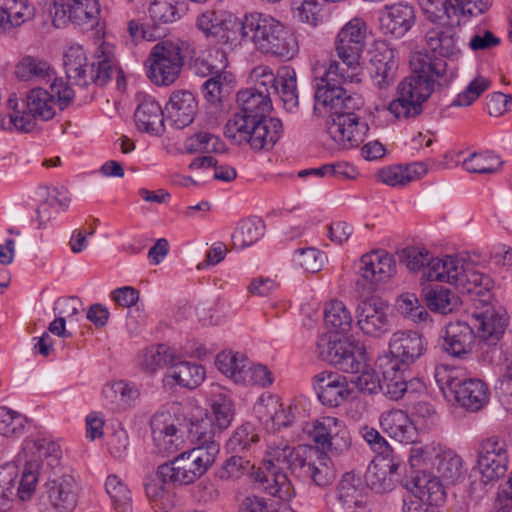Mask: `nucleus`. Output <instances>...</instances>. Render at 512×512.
Returning <instances> with one entry per match:
<instances>
[{"label": "nucleus", "instance_id": "1", "mask_svg": "<svg viewBox=\"0 0 512 512\" xmlns=\"http://www.w3.org/2000/svg\"><path fill=\"white\" fill-rule=\"evenodd\" d=\"M430 23L424 39L433 56L422 52L411 55V75L399 83L397 98L389 104V111L398 119L414 118L422 113V105L433 93L436 79L446 72L444 59L454 61L461 55L459 21Z\"/></svg>", "mask_w": 512, "mask_h": 512}, {"label": "nucleus", "instance_id": "2", "mask_svg": "<svg viewBox=\"0 0 512 512\" xmlns=\"http://www.w3.org/2000/svg\"><path fill=\"white\" fill-rule=\"evenodd\" d=\"M240 112L225 125V136L241 145L249 144L256 152L269 151L279 140L283 125L278 118L269 117L272 102L269 93L249 88L237 94Z\"/></svg>", "mask_w": 512, "mask_h": 512}, {"label": "nucleus", "instance_id": "3", "mask_svg": "<svg viewBox=\"0 0 512 512\" xmlns=\"http://www.w3.org/2000/svg\"><path fill=\"white\" fill-rule=\"evenodd\" d=\"M189 434L195 447L180 453L157 468V478L172 487L189 485L202 477L214 464L220 451L215 428L207 418L191 422Z\"/></svg>", "mask_w": 512, "mask_h": 512}, {"label": "nucleus", "instance_id": "4", "mask_svg": "<svg viewBox=\"0 0 512 512\" xmlns=\"http://www.w3.org/2000/svg\"><path fill=\"white\" fill-rule=\"evenodd\" d=\"M244 41L252 42L258 50L284 60L292 59L298 52L294 35L283 24L268 14L250 13L234 23Z\"/></svg>", "mask_w": 512, "mask_h": 512}, {"label": "nucleus", "instance_id": "5", "mask_svg": "<svg viewBox=\"0 0 512 512\" xmlns=\"http://www.w3.org/2000/svg\"><path fill=\"white\" fill-rule=\"evenodd\" d=\"M319 356L337 367L339 370L352 374L350 381L360 392L368 395L384 390L383 381L372 370H366L365 353L349 341L322 338L317 343Z\"/></svg>", "mask_w": 512, "mask_h": 512}, {"label": "nucleus", "instance_id": "6", "mask_svg": "<svg viewBox=\"0 0 512 512\" xmlns=\"http://www.w3.org/2000/svg\"><path fill=\"white\" fill-rule=\"evenodd\" d=\"M73 98V89L62 79H54L48 88L34 87L27 94L26 100H22V107L26 108V111H23L22 115H12L11 123L18 131L31 132L35 128V119H52L55 115L56 102L60 109H64Z\"/></svg>", "mask_w": 512, "mask_h": 512}, {"label": "nucleus", "instance_id": "7", "mask_svg": "<svg viewBox=\"0 0 512 512\" xmlns=\"http://www.w3.org/2000/svg\"><path fill=\"white\" fill-rule=\"evenodd\" d=\"M351 71L342 67L339 62L333 61L325 70L319 83L316 85L314 111L321 114L329 112L333 116L343 110H358L363 105V100L358 95L347 94L342 84L359 83L361 81L351 80Z\"/></svg>", "mask_w": 512, "mask_h": 512}, {"label": "nucleus", "instance_id": "8", "mask_svg": "<svg viewBox=\"0 0 512 512\" xmlns=\"http://www.w3.org/2000/svg\"><path fill=\"white\" fill-rule=\"evenodd\" d=\"M435 378L446 397L468 411L476 412L487 402V386L479 379L466 378L459 370L443 366L436 368Z\"/></svg>", "mask_w": 512, "mask_h": 512}, {"label": "nucleus", "instance_id": "9", "mask_svg": "<svg viewBox=\"0 0 512 512\" xmlns=\"http://www.w3.org/2000/svg\"><path fill=\"white\" fill-rule=\"evenodd\" d=\"M87 67L88 61L82 47H70L64 53V68L67 79L80 88H85L91 83L104 86L114 75H116L118 81L122 77L119 67L107 57L93 63L89 73Z\"/></svg>", "mask_w": 512, "mask_h": 512}, {"label": "nucleus", "instance_id": "10", "mask_svg": "<svg viewBox=\"0 0 512 512\" xmlns=\"http://www.w3.org/2000/svg\"><path fill=\"white\" fill-rule=\"evenodd\" d=\"M41 465L38 461L26 463L20 480L14 464L0 467V512H6L17 498L22 502L33 496L39 480Z\"/></svg>", "mask_w": 512, "mask_h": 512}, {"label": "nucleus", "instance_id": "11", "mask_svg": "<svg viewBox=\"0 0 512 512\" xmlns=\"http://www.w3.org/2000/svg\"><path fill=\"white\" fill-rule=\"evenodd\" d=\"M304 432L315 444L314 453L341 456L352 445V438L347 427L335 417H321L304 427Z\"/></svg>", "mask_w": 512, "mask_h": 512}, {"label": "nucleus", "instance_id": "12", "mask_svg": "<svg viewBox=\"0 0 512 512\" xmlns=\"http://www.w3.org/2000/svg\"><path fill=\"white\" fill-rule=\"evenodd\" d=\"M367 25L361 18L347 22L337 34L335 50L342 67L351 71V80H358L361 72L360 58L366 45Z\"/></svg>", "mask_w": 512, "mask_h": 512}, {"label": "nucleus", "instance_id": "13", "mask_svg": "<svg viewBox=\"0 0 512 512\" xmlns=\"http://www.w3.org/2000/svg\"><path fill=\"white\" fill-rule=\"evenodd\" d=\"M430 277L439 282H447L462 288L468 293H481L482 289L489 291L492 287L490 277L465 268V260L458 256L446 255L445 261H435Z\"/></svg>", "mask_w": 512, "mask_h": 512}, {"label": "nucleus", "instance_id": "14", "mask_svg": "<svg viewBox=\"0 0 512 512\" xmlns=\"http://www.w3.org/2000/svg\"><path fill=\"white\" fill-rule=\"evenodd\" d=\"M148 62L147 75L158 86L172 84L183 66L180 48L171 42L157 44L152 49Z\"/></svg>", "mask_w": 512, "mask_h": 512}, {"label": "nucleus", "instance_id": "15", "mask_svg": "<svg viewBox=\"0 0 512 512\" xmlns=\"http://www.w3.org/2000/svg\"><path fill=\"white\" fill-rule=\"evenodd\" d=\"M507 465L508 453L504 441L492 436L481 442L477 452V467L485 484L496 482L503 477Z\"/></svg>", "mask_w": 512, "mask_h": 512}, {"label": "nucleus", "instance_id": "16", "mask_svg": "<svg viewBox=\"0 0 512 512\" xmlns=\"http://www.w3.org/2000/svg\"><path fill=\"white\" fill-rule=\"evenodd\" d=\"M327 130L331 138L342 148L350 149L363 142L369 127L355 110H343L329 116Z\"/></svg>", "mask_w": 512, "mask_h": 512}, {"label": "nucleus", "instance_id": "17", "mask_svg": "<svg viewBox=\"0 0 512 512\" xmlns=\"http://www.w3.org/2000/svg\"><path fill=\"white\" fill-rule=\"evenodd\" d=\"M388 305L379 297H365L356 308L357 326L368 336L380 338L390 331Z\"/></svg>", "mask_w": 512, "mask_h": 512}, {"label": "nucleus", "instance_id": "18", "mask_svg": "<svg viewBox=\"0 0 512 512\" xmlns=\"http://www.w3.org/2000/svg\"><path fill=\"white\" fill-rule=\"evenodd\" d=\"M169 412H158L150 421L151 434L157 452L163 456L176 453L184 447V435Z\"/></svg>", "mask_w": 512, "mask_h": 512}, {"label": "nucleus", "instance_id": "19", "mask_svg": "<svg viewBox=\"0 0 512 512\" xmlns=\"http://www.w3.org/2000/svg\"><path fill=\"white\" fill-rule=\"evenodd\" d=\"M79 491L76 479L70 474H64L47 481L41 497L47 498L55 512H73Z\"/></svg>", "mask_w": 512, "mask_h": 512}, {"label": "nucleus", "instance_id": "20", "mask_svg": "<svg viewBox=\"0 0 512 512\" xmlns=\"http://www.w3.org/2000/svg\"><path fill=\"white\" fill-rule=\"evenodd\" d=\"M426 350L422 337L412 331H399L392 335L389 342V351L392 356L391 370H401V366L408 367L420 358Z\"/></svg>", "mask_w": 512, "mask_h": 512}, {"label": "nucleus", "instance_id": "21", "mask_svg": "<svg viewBox=\"0 0 512 512\" xmlns=\"http://www.w3.org/2000/svg\"><path fill=\"white\" fill-rule=\"evenodd\" d=\"M506 313L497 311L492 306L476 310L471 314V325L476 337L487 345H496L508 325Z\"/></svg>", "mask_w": 512, "mask_h": 512}, {"label": "nucleus", "instance_id": "22", "mask_svg": "<svg viewBox=\"0 0 512 512\" xmlns=\"http://www.w3.org/2000/svg\"><path fill=\"white\" fill-rule=\"evenodd\" d=\"M251 479L258 488L280 500H289L294 495V489L283 467H274L273 464H262L251 472Z\"/></svg>", "mask_w": 512, "mask_h": 512}, {"label": "nucleus", "instance_id": "23", "mask_svg": "<svg viewBox=\"0 0 512 512\" xmlns=\"http://www.w3.org/2000/svg\"><path fill=\"white\" fill-rule=\"evenodd\" d=\"M358 273L369 284V289H374L377 284L386 282L395 275L396 263L392 256L372 251L361 257Z\"/></svg>", "mask_w": 512, "mask_h": 512}, {"label": "nucleus", "instance_id": "24", "mask_svg": "<svg viewBox=\"0 0 512 512\" xmlns=\"http://www.w3.org/2000/svg\"><path fill=\"white\" fill-rule=\"evenodd\" d=\"M476 338L470 323L450 322L445 327L442 349L452 357L464 358L472 352Z\"/></svg>", "mask_w": 512, "mask_h": 512}, {"label": "nucleus", "instance_id": "25", "mask_svg": "<svg viewBox=\"0 0 512 512\" xmlns=\"http://www.w3.org/2000/svg\"><path fill=\"white\" fill-rule=\"evenodd\" d=\"M370 62L375 85L383 89L394 83L399 66L397 51L394 48L381 44L374 51Z\"/></svg>", "mask_w": 512, "mask_h": 512}, {"label": "nucleus", "instance_id": "26", "mask_svg": "<svg viewBox=\"0 0 512 512\" xmlns=\"http://www.w3.org/2000/svg\"><path fill=\"white\" fill-rule=\"evenodd\" d=\"M406 487L415 498L426 501L428 504L439 505L445 499L444 484L438 476L432 475L425 469L412 471Z\"/></svg>", "mask_w": 512, "mask_h": 512}, {"label": "nucleus", "instance_id": "27", "mask_svg": "<svg viewBox=\"0 0 512 512\" xmlns=\"http://www.w3.org/2000/svg\"><path fill=\"white\" fill-rule=\"evenodd\" d=\"M197 112V101L190 91L173 92L165 106L166 121L177 129L190 125Z\"/></svg>", "mask_w": 512, "mask_h": 512}, {"label": "nucleus", "instance_id": "28", "mask_svg": "<svg viewBox=\"0 0 512 512\" xmlns=\"http://www.w3.org/2000/svg\"><path fill=\"white\" fill-rule=\"evenodd\" d=\"M317 458L307 460L302 458L298 462V472L296 476L303 480H311L319 487H326L333 483L336 478V469L331 460L333 456L324 453H315Z\"/></svg>", "mask_w": 512, "mask_h": 512}, {"label": "nucleus", "instance_id": "29", "mask_svg": "<svg viewBox=\"0 0 512 512\" xmlns=\"http://www.w3.org/2000/svg\"><path fill=\"white\" fill-rule=\"evenodd\" d=\"M400 464L395 456L389 459H374L365 475L366 483L376 493L392 491L398 479L395 478Z\"/></svg>", "mask_w": 512, "mask_h": 512}, {"label": "nucleus", "instance_id": "30", "mask_svg": "<svg viewBox=\"0 0 512 512\" xmlns=\"http://www.w3.org/2000/svg\"><path fill=\"white\" fill-rule=\"evenodd\" d=\"M386 10L387 12L382 18L384 33L395 38H402L415 23L414 7L408 3L400 2L387 6Z\"/></svg>", "mask_w": 512, "mask_h": 512}, {"label": "nucleus", "instance_id": "31", "mask_svg": "<svg viewBox=\"0 0 512 512\" xmlns=\"http://www.w3.org/2000/svg\"><path fill=\"white\" fill-rule=\"evenodd\" d=\"M379 423L384 432L401 443H413L416 437V427L409 415L400 409L383 412Z\"/></svg>", "mask_w": 512, "mask_h": 512}, {"label": "nucleus", "instance_id": "32", "mask_svg": "<svg viewBox=\"0 0 512 512\" xmlns=\"http://www.w3.org/2000/svg\"><path fill=\"white\" fill-rule=\"evenodd\" d=\"M315 380L318 398L326 406L337 407L350 396L345 381L337 374L320 373L315 376Z\"/></svg>", "mask_w": 512, "mask_h": 512}, {"label": "nucleus", "instance_id": "33", "mask_svg": "<svg viewBox=\"0 0 512 512\" xmlns=\"http://www.w3.org/2000/svg\"><path fill=\"white\" fill-rule=\"evenodd\" d=\"M165 110L152 97H146L135 111V122L140 131L161 135L164 132Z\"/></svg>", "mask_w": 512, "mask_h": 512}, {"label": "nucleus", "instance_id": "34", "mask_svg": "<svg viewBox=\"0 0 512 512\" xmlns=\"http://www.w3.org/2000/svg\"><path fill=\"white\" fill-rule=\"evenodd\" d=\"M35 15L28 0H0V29L9 31L19 27Z\"/></svg>", "mask_w": 512, "mask_h": 512}, {"label": "nucleus", "instance_id": "35", "mask_svg": "<svg viewBox=\"0 0 512 512\" xmlns=\"http://www.w3.org/2000/svg\"><path fill=\"white\" fill-rule=\"evenodd\" d=\"M324 321L330 332L328 335L322 336L319 341L322 338L347 341L346 339H341L339 334H346L350 331L353 319L343 302L339 300L331 301L325 308Z\"/></svg>", "mask_w": 512, "mask_h": 512}, {"label": "nucleus", "instance_id": "36", "mask_svg": "<svg viewBox=\"0 0 512 512\" xmlns=\"http://www.w3.org/2000/svg\"><path fill=\"white\" fill-rule=\"evenodd\" d=\"M399 262L404 264L410 271L423 269V277L428 281H437L430 277L432 265L435 261H445L443 258H433L429 251L422 246H408L397 251Z\"/></svg>", "mask_w": 512, "mask_h": 512}, {"label": "nucleus", "instance_id": "37", "mask_svg": "<svg viewBox=\"0 0 512 512\" xmlns=\"http://www.w3.org/2000/svg\"><path fill=\"white\" fill-rule=\"evenodd\" d=\"M256 411L260 418H268L277 429L289 427L295 419L292 407L283 408L279 399L273 395L261 396Z\"/></svg>", "mask_w": 512, "mask_h": 512}, {"label": "nucleus", "instance_id": "38", "mask_svg": "<svg viewBox=\"0 0 512 512\" xmlns=\"http://www.w3.org/2000/svg\"><path fill=\"white\" fill-rule=\"evenodd\" d=\"M205 378V369L195 363L180 361L179 358L168 368L165 381L170 384L172 379L176 384L193 389L199 386Z\"/></svg>", "mask_w": 512, "mask_h": 512}, {"label": "nucleus", "instance_id": "39", "mask_svg": "<svg viewBox=\"0 0 512 512\" xmlns=\"http://www.w3.org/2000/svg\"><path fill=\"white\" fill-rule=\"evenodd\" d=\"M16 76L22 81L40 82L48 85L57 79L50 65L33 57H25L16 66Z\"/></svg>", "mask_w": 512, "mask_h": 512}, {"label": "nucleus", "instance_id": "40", "mask_svg": "<svg viewBox=\"0 0 512 512\" xmlns=\"http://www.w3.org/2000/svg\"><path fill=\"white\" fill-rule=\"evenodd\" d=\"M211 412L214 421L209 417L212 425L215 428V439L219 442L218 438L222 431L226 430L232 423L235 417V407L232 399L223 393L214 394L211 399Z\"/></svg>", "mask_w": 512, "mask_h": 512}, {"label": "nucleus", "instance_id": "41", "mask_svg": "<svg viewBox=\"0 0 512 512\" xmlns=\"http://www.w3.org/2000/svg\"><path fill=\"white\" fill-rule=\"evenodd\" d=\"M277 86L278 90L273 94L280 96L286 111L293 112L299 104L295 70L289 66L280 67Z\"/></svg>", "mask_w": 512, "mask_h": 512}, {"label": "nucleus", "instance_id": "42", "mask_svg": "<svg viewBox=\"0 0 512 512\" xmlns=\"http://www.w3.org/2000/svg\"><path fill=\"white\" fill-rule=\"evenodd\" d=\"M259 442V434L253 424L247 422L237 427L226 442L229 452L247 455L254 451Z\"/></svg>", "mask_w": 512, "mask_h": 512}, {"label": "nucleus", "instance_id": "43", "mask_svg": "<svg viewBox=\"0 0 512 512\" xmlns=\"http://www.w3.org/2000/svg\"><path fill=\"white\" fill-rule=\"evenodd\" d=\"M302 458L299 450L288 444L280 443L279 445L269 447L262 464H273L274 467H283V471L289 469L292 474L296 475L298 472V465L296 464L301 462Z\"/></svg>", "mask_w": 512, "mask_h": 512}, {"label": "nucleus", "instance_id": "44", "mask_svg": "<svg viewBox=\"0 0 512 512\" xmlns=\"http://www.w3.org/2000/svg\"><path fill=\"white\" fill-rule=\"evenodd\" d=\"M437 476L447 484L455 483L462 475V460L452 451H442L435 454Z\"/></svg>", "mask_w": 512, "mask_h": 512}, {"label": "nucleus", "instance_id": "45", "mask_svg": "<svg viewBox=\"0 0 512 512\" xmlns=\"http://www.w3.org/2000/svg\"><path fill=\"white\" fill-rule=\"evenodd\" d=\"M228 65L226 53L221 49L209 52L206 57H198L194 60V73L201 77H213L227 72Z\"/></svg>", "mask_w": 512, "mask_h": 512}, {"label": "nucleus", "instance_id": "46", "mask_svg": "<svg viewBox=\"0 0 512 512\" xmlns=\"http://www.w3.org/2000/svg\"><path fill=\"white\" fill-rule=\"evenodd\" d=\"M178 359L175 351L166 345L153 346L143 354L141 366L147 372L153 373L158 368L170 367Z\"/></svg>", "mask_w": 512, "mask_h": 512}, {"label": "nucleus", "instance_id": "47", "mask_svg": "<svg viewBox=\"0 0 512 512\" xmlns=\"http://www.w3.org/2000/svg\"><path fill=\"white\" fill-rule=\"evenodd\" d=\"M263 224L257 218H247L239 222L232 235L235 247L244 249L253 245L263 235Z\"/></svg>", "mask_w": 512, "mask_h": 512}, {"label": "nucleus", "instance_id": "48", "mask_svg": "<svg viewBox=\"0 0 512 512\" xmlns=\"http://www.w3.org/2000/svg\"><path fill=\"white\" fill-rule=\"evenodd\" d=\"M425 302L431 311L448 314L458 306L459 298L449 289L436 287L425 292Z\"/></svg>", "mask_w": 512, "mask_h": 512}, {"label": "nucleus", "instance_id": "49", "mask_svg": "<svg viewBox=\"0 0 512 512\" xmlns=\"http://www.w3.org/2000/svg\"><path fill=\"white\" fill-rule=\"evenodd\" d=\"M361 480L353 473H345L338 485V499L348 507L361 503Z\"/></svg>", "mask_w": 512, "mask_h": 512}, {"label": "nucleus", "instance_id": "50", "mask_svg": "<svg viewBox=\"0 0 512 512\" xmlns=\"http://www.w3.org/2000/svg\"><path fill=\"white\" fill-rule=\"evenodd\" d=\"M254 469L255 466L247 458V455L235 454L224 462L217 475L222 480H236L244 474L251 476Z\"/></svg>", "mask_w": 512, "mask_h": 512}, {"label": "nucleus", "instance_id": "51", "mask_svg": "<svg viewBox=\"0 0 512 512\" xmlns=\"http://www.w3.org/2000/svg\"><path fill=\"white\" fill-rule=\"evenodd\" d=\"M105 488L118 512H131L130 490L116 475L107 477Z\"/></svg>", "mask_w": 512, "mask_h": 512}, {"label": "nucleus", "instance_id": "52", "mask_svg": "<svg viewBox=\"0 0 512 512\" xmlns=\"http://www.w3.org/2000/svg\"><path fill=\"white\" fill-rule=\"evenodd\" d=\"M232 82V74L224 72L208 78L202 84V94L207 102L217 105L222 102L226 88Z\"/></svg>", "mask_w": 512, "mask_h": 512}, {"label": "nucleus", "instance_id": "53", "mask_svg": "<svg viewBox=\"0 0 512 512\" xmlns=\"http://www.w3.org/2000/svg\"><path fill=\"white\" fill-rule=\"evenodd\" d=\"M247 361L246 356L241 353L221 352L216 357L218 369L235 383H238V375L244 371Z\"/></svg>", "mask_w": 512, "mask_h": 512}, {"label": "nucleus", "instance_id": "54", "mask_svg": "<svg viewBox=\"0 0 512 512\" xmlns=\"http://www.w3.org/2000/svg\"><path fill=\"white\" fill-rule=\"evenodd\" d=\"M234 23L227 21L213 10H206L197 17L196 25L205 35L217 37L230 26L234 28Z\"/></svg>", "mask_w": 512, "mask_h": 512}, {"label": "nucleus", "instance_id": "55", "mask_svg": "<svg viewBox=\"0 0 512 512\" xmlns=\"http://www.w3.org/2000/svg\"><path fill=\"white\" fill-rule=\"evenodd\" d=\"M223 142L214 134L208 132L196 133L185 141V149L189 153L195 152H220L223 149Z\"/></svg>", "mask_w": 512, "mask_h": 512}, {"label": "nucleus", "instance_id": "56", "mask_svg": "<svg viewBox=\"0 0 512 512\" xmlns=\"http://www.w3.org/2000/svg\"><path fill=\"white\" fill-rule=\"evenodd\" d=\"M398 311L406 318L416 323L426 322L429 313L424 306L420 305L415 294H404L397 301Z\"/></svg>", "mask_w": 512, "mask_h": 512}, {"label": "nucleus", "instance_id": "57", "mask_svg": "<svg viewBox=\"0 0 512 512\" xmlns=\"http://www.w3.org/2000/svg\"><path fill=\"white\" fill-rule=\"evenodd\" d=\"M360 434L371 450L377 454L376 458L389 459L394 457L392 447L378 430L368 425L360 428Z\"/></svg>", "mask_w": 512, "mask_h": 512}, {"label": "nucleus", "instance_id": "58", "mask_svg": "<svg viewBox=\"0 0 512 512\" xmlns=\"http://www.w3.org/2000/svg\"><path fill=\"white\" fill-rule=\"evenodd\" d=\"M26 418L22 414L7 408L0 407V434L5 437L19 435L25 427Z\"/></svg>", "mask_w": 512, "mask_h": 512}, {"label": "nucleus", "instance_id": "59", "mask_svg": "<svg viewBox=\"0 0 512 512\" xmlns=\"http://www.w3.org/2000/svg\"><path fill=\"white\" fill-rule=\"evenodd\" d=\"M148 11L155 24L173 23L179 17L173 0H153Z\"/></svg>", "mask_w": 512, "mask_h": 512}, {"label": "nucleus", "instance_id": "60", "mask_svg": "<svg viewBox=\"0 0 512 512\" xmlns=\"http://www.w3.org/2000/svg\"><path fill=\"white\" fill-rule=\"evenodd\" d=\"M271 372L263 365H253L247 361V366L241 375H238V383L244 385H259L265 387L272 383Z\"/></svg>", "mask_w": 512, "mask_h": 512}, {"label": "nucleus", "instance_id": "61", "mask_svg": "<svg viewBox=\"0 0 512 512\" xmlns=\"http://www.w3.org/2000/svg\"><path fill=\"white\" fill-rule=\"evenodd\" d=\"M413 445L409 449V465L413 471L425 469L430 465H434L432 459H435L436 449L432 446H423L419 443H412Z\"/></svg>", "mask_w": 512, "mask_h": 512}, {"label": "nucleus", "instance_id": "62", "mask_svg": "<svg viewBox=\"0 0 512 512\" xmlns=\"http://www.w3.org/2000/svg\"><path fill=\"white\" fill-rule=\"evenodd\" d=\"M499 166V160L488 154L473 153L463 161V167L471 173H493Z\"/></svg>", "mask_w": 512, "mask_h": 512}, {"label": "nucleus", "instance_id": "63", "mask_svg": "<svg viewBox=\"0 0 512 512\" xmlns=\"http://www.w3.org/2000/svg\"><path fill=\"white\" fill-rule=\"evenodd\" d=\"M399 370H392L383 372V386L382 392L392 400H399L407 392V384H405V376L399 373Z\"/></svg>", "mask_w": 512, "mask_h": 512}, {"label": "nucleus", "instance_id": "64", "mask_svg": "<svg viewBox=\"0 0 512 512\" xmlns=\"http://www.w3.org/2000/svg\"><path fill=\"white\" fill-rule=\"evenodd\" d=\"M419 5L430 22L451 18L453 0H418Z\"/></svg>", "mask_w": 512, "mask_h": 512}]
</instances>
